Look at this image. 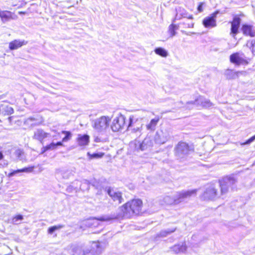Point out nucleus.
Instances as JSON below:
<instances>
[{"label": "nucleus", "mask_w": 255, "mask_h": 255, "mask_svg": "<svg viewBox=\"0 0 255 255\" xmlns=\"http://www.w3.org/2000/svg\"><path fill=\"white\" fill-rule=\"evenodd\" d=\"M142 202L140 199H134L128 201L121 207L118 212L110 215H102L98 218L90 219L87 222L89 227H96L99 225V221L110 222L121 218H129L133 215L140 213L141 210Z\"/></svg>", "instance_id": "obj_1"}, {"label": "nucleus", "mask_w": 255, "mask_h": 255, "mask_svg": "<svg viewBox=\"0 0 255 255\" xmlns=\"http://www.w3.org/2000/svg\"><path fill=\"white\" fill-rule=\"evenodd\" d=\"M106 248V244L100 242H93L85 247L75 245L72 246L73 255H100Z\"/></svg>", "instance_id": "obj_2"}, {"label": "nucleus", "mask_w": 255, "mask_h": 255, "mask_svg": "<svg viewBox=\"0 0 255 255\" xmlns=\"http://www.w3.org/2000/svg\"><path fill=\"white\" fill-rule=\"evenodd\" d=\"M132 119L130 117L128 126L126 124V118L122 115H118L113 121L111 128L113 131H118L123 129L125 127L129 128L132 126Z\"/></svg>", "instance_id": "obj_3"}, {"label": "nucleus", "mask_w": 255, "mask_h": 255, "mask_svg": "<svg viewBox=\"0 0 255 255\" xmlns=\"http://www.w3.org/2000/svg\"><path fill=\"white\" fill-rule=\"evenodd\" d=\"M111 119L108 116H102L94 120V128L98 132H105L109 128Z\"/></svg>", "instance_id": "obj_4"}, {"label": "nucleus", "mask_w": 255, "mask_h": 255, "mask_svg": "<svg viewBox=\"0 0 255 255\" xmlns=\"http://www.w3.org/2000/svg\"><path fill=\"white\" fill-rule=\"evenodd\" d=\"M221 187V194L222 195L226 194L230 189L233 190L234 185L236 183V179L230 176H227L223 178L220 181Z\"/></svg>", "instance_id": "obj_5"}, {"label": "nucleus", "mask_w": 255, "mask_h": 255, "mask_svg": "<svg viewBox=\"0 0 255 255\" xmlns=\"http://www.w3.org/2000/svg\"><path fill=\"white\" fill-rule=\"evenodd\" d=\"M151 146H152V142L149 137L145 138L142 142L135 140L129 143V146L131 148L134 147L135 150L137 151H143Z\"/></svg>", "instance_id": "obj_6"}, {"label": "nucleus", "mask_w": 255, "mask_h": 255, "mask_svg": "<svg viewBox=\"0 0 255 255\" xmlns=\"http://www.w3.org/2000/svg\"><path fill=\"white\" fill-rule=\"evenodd\" d=\"M170 138V133L166 129H160L156 131L154 136V142L159 144L165 143Z\"/></svg>", "instance_id": "obj_7"}, {"label": "nucleus", "mask_w": 255, "mask_h": 255, "mask_svg": "<svg viewBox=\"0 0 255 255\" xmlns=\"http://www.w3.org/2000/svg\"><path fill=\"white\" fill-rule=\"evenodd\" d=\"M191 149L185 142H179L175 147V154L179 158H182L187 155Z\"/></svg>", "instance_id": "obj_8"}, {"label": "nucleus", "mask_w": 255, "mask_h": 255, "mask_svg": "<svg viewBox=\"0 0 255 255\" xmlns=\"http://www.w3.org/2000/svg\"><path fill=\"white\" fill-rule=\"evenodd\" d=\"M230 60L231 63L237 65L248 64L249 63L248 59L242 52H236L231 54L230 56Z\"/></svg>", "instance_id": "obj_9"}, {"label": "nucleus", "mask_w": 255, "mask_h": 255, "mask_svg": "<svg viewBox=\"0 0 255 255\" xmlns=\"http://www.w3.org/2000/svg\"><path fill=\"white\" fill-rule=\"evenodd\" d=\"M219 13V11L217 10L209 16L205 17L202 21L204 26L207 28L216 27L217 26L216 18Z\"/></svg>", "instance_id": "obj_10"}, {"label": "nucleus", "mask_w": 255, "mask_h": 255, "mask_svg": "<svg viewBox=\"0 0 255 255\" xmlns=\"http://www.w3.org/2000/svg\"><path fill=\"white\" fill-rule=\"evenodd\" d=\"M196 189H193L191 190H183L180 192H178L176 194L177 199V202L179 203L181 202L184 201L191 196H195L197 192Z\"/></svg>", "instance_id": "obj_11"}, {"label": "nucleus", "mask_w": 255, "mask_h": 255, "mask_svg": "<svg viewBox=\"0 0 255 255\" xmlns=\"http://www.w3.org/2000/svg\"><path fill=\"white\" fill-rule=\"evenodd\" d=\"M0 18L2 23H5L11 20L17 19L18 16L10 11L0 10Z\"/></svg>", "instance_id": "obj_12"}, {"label": "nucleus", "mask_w": 255, "mask_h": 255, "mask_svg": "<svg viewBox=\"0 0 255 255\" xmlns=\"http://www.w3.org/2000/svg\"><path fill=\"white\" fill-rule=\"evenodd\" d=\"M218 195L216 189L212 185L207 187L202 195V198L204 200H212Z\"/></svg>", "instance_id": "obj_13"}, {"label": "nucleus", "mask_w": 255, "mask_h": 255, "mask_svg": "<svg viewBox=\"0 0 255 255\" xmlns=\"http://www.w3.org/2000/svg\"><path fill=\"white\" fill-rule=\"evenodd\" d=\"M241 21V19L239 17L235 16L234 17L233 21L231 22V28L230 34L233 37H235L239 32Z\"/></svg>", "instance_id": "obj_14"}, {"label": "nucleus", "mask_w": 255, "mask_h": 255, "mask_svg": "<svg viewBox=\"0 0 255 255\" xmlns=\"http://www.w3.org/2000/svg\"><path fill=\"white\" fill-rule=\"evenodd\" d=\"M50 135V133L45 132L42 129L38 128L34 132L33 138L43 143V139Z\"/></svg>", "instance_id": "obj_15"}, {"label": "nucleus", "mask_w": 255, "mask_h": 255, "mask_svg": "<svg viewBox=\"0 0 255 255\" xmlns=\"http://www.w3.org/2000/svg\"><path fill=\"white\" fill-rule=\"evenodd\" d=\"M108 193L116 204H119L123 202V198L121 192L109 189Z\"/></svg>", "instance_id": "obj_16"}, {"label": "nucleus", "mask_w": 255, "mask_h": 255, "mask_svg": "<svg viewBox=\"0 0 255 255\" xmlns=\"http://www.w3.org/2000/svg\"><path fill=\"white\" fill-rule=\"evenodd\" d=\"M187 105H201L204 107H210L212 106V103L207 99L204 98L202 97H199L194 102H188Z\"/></svg>", "instance_id": "obj_17"}, {"label": "nucleus", "mask_w": 255, "mask_h": 255, "mask_svg": "<svg viewBox=\"0 0 255 255\" xmlns=\"http://www.w3.org/2000/svg\"><path fill=\"white\" fill-rule=\"evenodd\" d=\"M176 14L175 19L179 20L182 17L187 18L188 19L192 20L193 15L189 14L186 10L181 7H179L176 9Z\"/></svg>", "instance_id": "obj_18"}, {"label": "nucleus", "mask_w": 255, "mask_h": 255, "mask_svg": "<svg viewBox=\"0 0 255 255\" xmlns=\"http://www.w3.org/2000/svg\"><path fill=\"white\" fill-rule=\"evenodd\" d=\"M242 30L244 35L251 37L255 36V29L252 25L245 24L242 25Z\"/></svg>", "instance_id": "obj_19"}, {"label": "nucleus", "mask_w": 255, "mask_h": 255, "mask_svg": "<svg viewBox=\"0 0 255 255\" xmlns=\"http://www.w3.org/2000/svg\"><path fill=\"white\" fill-rule=\"evenodd\" d=\"M56 174L58 177H61L63 179H67L72 175L70 170L65 168H60L56 170Z\"/></svg>", "instance_id": "obj_20"}, {"label": "nucleus", "mask_w": 255, "mask_h": 255, "mask_svg": "<svg viewBox=\"0 0 255 255\" xmlns=\"http://www.w3.org/2000/svg\"><path fill=\"white\" fill-rule=\"evenodd\" d=\"M27 41L24 40L15 39L9 43V48L11 50L17 49L23 45H25Z\"/></svg>", "instance_id": "obj_21"}, {"label": "nucleus", "mask_w": 255, "mask_h": 255, "mask_svg": "<svg viewBox=\"0 0 255 255\" xmlns=\"http://www.w3.org/2000/svg\"><path fill=\"white\" fill-rule=\"evenodd\" d=\"M90 136L87 134L78 135L77 141L79 146H86L89 144Z\"/></svg>", "instance_id": "obj_22"}, {"label": "nucleus", "mask_w": 255, "mask_h": 255, "mask_svg": "<svg viewBox=\"0 0 255 255\" xmlns=\"http://www.w3.org/2000/svg\"><path fill=\"white\" fill-rule=\"evenodd\" d=\"M159 121V118L156 117L150 120L149 123L146 125V128L147 130L153 131L156 129L157 124Z\"/></svg>", "instance_id": "obj_23"}, {"label": "nucleus", "mask_w": 255, "mask_h": 255, "mask_svg": "<svg viewBox=\"0 0 255 255\" xmlns=\"http://www.w3.org/2000/svg\"><path fill=\"white\" fill-rule=\"evenodd\" d=\"M171 249L175 253L178 254L180 253H184L187 249V247L185 243H182L173 246Z\"/></svg>", "instance_id": "obj_24"}, {"label": "nucleus", "mask_w": 255, "mask_h": 255, "mask_svg": "<svg viewBox=\"0 0 255 255\" xmlns=\"http://www.w3.org/2000/svg\"><path fill=\"white\" fill-rule=\"evenodd\" d=\"M13 113V109L10 106L7 105H1L0 106V115L8 116Z\"/></svg>", "instance_id": "obj_25"}, {"label": "nucleus", "mask_w": 255, "mask_h": 255, "mask_svg": "<svg viewBox=\"0 0 255 255\" xmlns=\"http://www.w3.org/2000/svg\"><path fill=\"white\" fill-rule=\"evenodd\" d=\"M163 202L165 204L171 205L172 204H178L177 199L176 195L174 197L166 196L163 198Z\"/></svg>", "instance_id": "obj_26"}, {"label": "nucleus", "mask_w": 255, "mask_h": 255, "mask_svg": "<svg viewBox=\"0 0 255 255\" xmlns=\"http://www.w3.org/2000/svg\"><path fill=\"white\" fill-rule=\"evenodd\" d=\"M33 170V167H26V168H23L22 169H17V170H13L10 173H9L7 176L8 177H12L13 176H14L15 174H16V173H20V172H31Z\"/></svg>", "instance_id": "obj_27"}, {"label": "nucleus", "mask_w": 255, "mask_h": 255, "mask_svg": "<svg viewBox=\"0 0 255 255\" xmlns=\"http://www.w3.org/2000/svg\"><path fill=\"white\" fill-rule=\"evenodd\" d=\"M154 52L163 57H166L168 56V52L162 47H158L154 49Z\"/></svg>", "instance_id": "obj_28"}, {"label": "nucleus", "mask_w": 255, "mask_h": 255, "mask_svg": "<svg viewBox=\"0 0 255 255\" xmlns=\"http://www.w3.org/2000/svg\"><path fill=\"white\" fill-rule=\"evenodd\" d=\"M225 75L228 79H234L238 76L237 72L230 69H228L226 71Z\"/></svg>", "instance_id": "obj_29"}, {"label": "nucleus", "mask_w": 255, "mask_h": 255, "mask_svg": "<svg viewBox=\"0 0 255 255\" xmlns=\"http://www.w3.org/2000/svg\"><path fill=\"white\" fill-rule=\"evenodd\" d=\"M176 230V228H173L172 229H167L161 231L159 234L158 235L159 237H164L168 235L169 234L174 232Z\"/></svg>", "instance_id": "obj_30"}, {"label": "nucleus", "mask_w": 255, "mask_h": 255, "mask_svg": "<svg viewBox=\"0 0 255 255\" xmlns=\"http://www.w3.org/2000/svg\"><path fill=\"white\" fill-rule=\"evenodd\" d=\"M64 227L63 225H58L50 227L48 229V233L52 234L55 231L60 230Z\"/></svg>", "instance_id": "obj_31"}, {"label": "nucleus", "mask_w": 255, "mask_h": 255, "mask_svg": "<svg viewBox=\"0 0 255 255\" xmlns=\"http://www.w3.org/2000/svg\"><path fill=\"white\" fill-rule=\"evenodd\" d=\"M247 45L251 50L253 54L255 55V39L249 40L247 42Z\"/></svg>", "instance_id": "obj_32"}, {"label": "nucleus", "mask_w": 255, "mask_h": 255, "mask_svg": "<svg viewBox=\"0 0 255 255\" xmlns=\"http://www.w3.org/2000/svg\"><path fill=\"white\" fill-rule=\"evenodd\" d=\"M87 155L90 159H93V158H99L103 157L104 155L103 153H94L93 154H91L90 152L87 153Z\"/></svg>", "instance_id": "obj_33"}, {"label": "nucleus", "mask_w": 255, "mask_h": 255, "mask_svg": "<svg viewBox=\"0 0 255 255\" xmlns=\"http://www.w3.org/2000/svg\"><path fill=\"white\" fill-rule=\"evenodd\" d=\"M178 29L177 26L173 24H171L169 26V31L171 37L176 35L175 30Z\"/></svg>", "instance_id": "obj_34"}, {"label": "nucleus", "mask_w": 255, "mask_h": 255, "mask_svg": "<svg viewBox=\"0 0 255 255\" xmlns=\"http://www.w3.org/2000/svg\"><path fill=\"white\" fill-rule=\"evenodd\" d=\"M62 133L65 134V136L62 139V141H67L71 138L72 134L70 131L63 130Z\"/></svg>", "instance_id": "obj_35"}, {"label": "nucleus", "mask_w": 255, "mask_h": 255, "mask_svg": "<svg viewBox=\"0 0 255 255\" xmlns=\"http://www.w3.org/2000/svg\"><path fill=\"white\" fill-rule=\"evenodd\" d=\"M14 154L15 156L18 158L20 160H22L23 158L24 152L22 150L18 149L15 151Z\"/></svg>", "instance_id": "obj_36"}, {"label": "nucleus", "mask_w": 255, "mask_h": 255, "mask_svg": "<svg viewBox=\"0 0 255 255\" xmlns=\"http://www.w3.org/2000/svg\"><path fill=\"white\" fill-rule=\"evenodd\" d=\"M22 219L23 216L21 215H18L13 218L12 223L13 224H18L19 223L18 222L21 221Z\"/></svg>", "instance_id": "obj_37"}, {"label": "nucleus", "mask_w": 255, "mask_h": 255, "mask_svg": "<svg viewBox=\"0 0 255 255\" xmlns=\"http://www.w3.org/2000/svg\"><path fill=\"white\" fill-rule=\"evenodd\" d=\"M189 19L186 20V21L183 22V24L185 25V28H193L194 27V23L192 21H188Z\"/></svg>", "instance_id": "obj_38"}, {"label": "nucleus", "mask_w": 255, "mask_h": 255, "mask_svg": "<svg viewBox=\"0 0 255 255\" xmlns=\"http://www.w3.org/2000/svg\"><path fill=\"white\" fill-rule=\"evenodd\" d=\"M49 150H55L57 148L55 143L52 142L50 144L47 145Z\"/></svg>", "instance_id": "obj_39"}, {"label": "nucleus", "mask_w": 255, "mask_h": 255, "mask_svg": "<svg viewBox=\"0 0 255 255\" xmlns=\"http://www.w3.org/2000/svg\"><path fill=\"white\" fill-rule=\"evenodd\" d=\"M132 130L135 132H139V133H141L142 131V125H141L140 127L134 128Z\"/></svg>", "instance_id": "obj_40"}, {"label": "nucleus", "mask_w": 255, "mask_h": 255, "mask_svg": "<svg viewBox=\"0 0 255 255\" xmlns=\"http://www.w3.org/2000/svg\"><path fill=\"white\" fill-rule=\"evenodd\" d=\"M203 3L200 2L197 7V10L200 12L203 11Z\"/></svg>", "instance_id": "obj_41"}, {"label": "nucleus", "mask_w": 255, "mask_h": 255, "mask_svg": "<svg viewBox=\"0 0 255 255\" xmlns=\"http://www.w3.org/2000/svg\"><path fill=\"white\" fill-rule=\"evenodd\" d=\"M49 149L47 147V145L45 146H43L42 149H41V153H44L45 152H46V151L48 150Z\"/></svg>", "instance_id": "obj_42"}, {"label": "nucleus", "mask_w": 255, "mask_h": 255, "mask_svg": "<svg viewBox=\"0 0 255 255\" xmlns=\"http://www.w3.org/2000/svg\"><path fill=\"white\" fill-rule=\"evenodd\" d=\"M255 139V135L254 136H253L251 138H250L247 141V143H251V142H252L254 139Z\"/></svg>", "instance_id": "obj_43"}, {"label": "nucleus", "mask_w": 255, "mask_h": 255, "mask_svg": "<svg viewBox=\"0 0 255 255\" xmlns=\"http://www.w3.org/2000/svg\"><path fill=\"white\" fill-rule=\"evenodd\" d=\"M95 141L97 142H99L102 141V140H101V139L100 137L97 136V137H95Z\"/></svg>", "instance_id": "obj_44"}, {"label": "nucleus", "mask_w": 255, "mask_h": 255, "mask_svg": "<svg viewBox=\"0 0 255 255\" xmlns=\"http://www.w3.org/2000/svg\"><path fill=\"white\" fill-rule=\"evenodd\" d=\"M55 144H56V146L57 147L58 146H62L63 145L62 142H61V141H58V142L55 143Z\"/></svg>", "instance_id": "obj_45"}, {"label": "nucleus", "mask_w": 255, "mask_h": 255, "mask_svg": "<svg viewBox=\"0 0 255 255\" xmlns=\"http://www.w3.org/2000/svg\"><path fill=\"white\" fill-rule=\"evenodd\" d=\"M87 184V186H88V181L87 180H85L82 184V186H83L84 184Z\"/></svg>", "instance_id": "obj_46"}, {"label": "nucleus", "mask_w": 255, "mask_h": 255, "mask_svg": "<svg viewBox=\"0 0 255 255\" xmlns=\"http://www.w3.org/2000/svg\"><path fill=\"white\" fill-rule=\"evenodd\" d=\"M3 157V155L1 151H0V160L2 159Z\"/></svg>", "instance_id": "obj_47"}, {"label": "nucleus", "mask_w": 255, "mask_h": 255, "mask_svg": "<svg viewBox=\"0 0 255 255\" xmlns=\"http://www.w3.org/2000/svg\"><path fill=\"white\" fill-rule=\"evenodd\" d=\"M18 13H19V14H25V12H24V11H19V12H18Z\"/></svg>", "instance_id": "obj_48"}, {"label": "nucleus", "mask_w": 255, "mask_h": 255, "mask_svg": "<svg viewBox=\"0 0 255 255\" xmlns=\"http://www.w3.org/2000/svg\"><path fill=\"white\" fill-rule=\"evenodd\" d=\"M11 118H12V117H8V121H9V122H11Z\"/></svg>", "instance_id": "obj_49"}, {"label": "nucleus", "mask_w": 255, "mask_h": 255, "mask_svg": "<svg viewBox=\"0 0 255 255\" xmlns=\"http://www.w3.org/2000/svg\"><path fill=\"white\" fill-rule=\"evenodd\" d=\"M28 120H29L30 121H33V120H34V119L33 118H29L28 119Z\"/></svg>", "instance_id": "obj_50"}]
</instances>
